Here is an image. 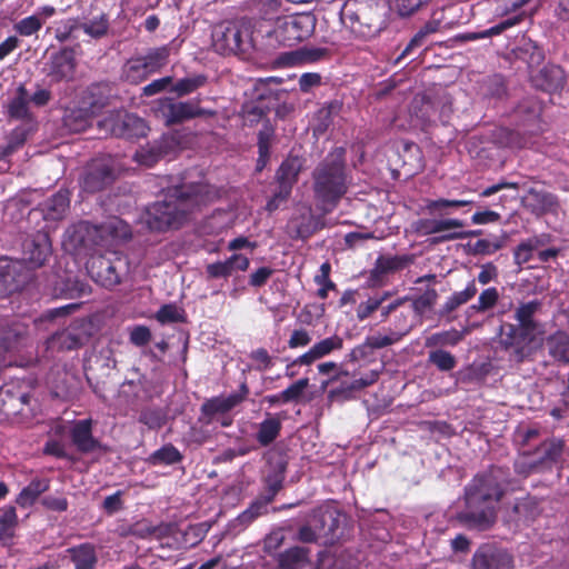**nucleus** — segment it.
Returning a JSON list of instances; mask_svg holds the SVG:
<instances>
[{
  "label": "nucleus",
  "mask_w": 569,
  "mask_h": 569,
  "mask_svg": "<svg viewBox=\"0 0 569 569\" xmlns=\"http://www.w3.org/2000/svg\"><path fill=\"white\" fill-rule=\"evenodd\" d=\"M43 21L37 16H29L18 21L13 29L23 37H30L42 28Z\"/></svg>",
  "instance_id": "5fc2aeb1"
},
{
  "label": "nucleus",
  "mask_w": 569,
  "mask_h": 569,
  "mask_svg": "<svg viewBox=\"0 0 569 569\" xmlns=\"http://www.w3.org/2000/svg\"><path fill=\"white\" fill-rule=\"evenodd\" d=\"M535 82L545 91H557L565 86V72L559 66H545L535 77Z\"/></svg>",
  "instance_id": "5701e85b"
},
{
  "label": "nucleus",
  "mask_w": 569,
  "mask_h": 569,
  "mask_svg": "<svg viewBox=\"0 0 569 569\" xmlns=\"http://www.w3.org/2000/svg\"><path fill=\"white\" fill-rule=\"evenodd\" d=\"M8 113L17 120L29 119V94L24 86H19L16 96L8 104Z\"/></svg>",
  "instance_id": "7c9ffc66"
},
{
  "label": "nucleus",
  "mask_w": 569,
  "mask_h": 569,
  "mask_svg": "<svg viewBox=\"0 0 569 569\" xmlns=\"http://www.w3.org/2000/svg\"><path fill=\"white\" fill-rule=\"evenodd\" d=\"M121 259L111 261L104 257H94L88 262L91 276L103 287H113L120 282Z\"/></svg>",
  "instance_id": "f8f14e48"
},
{
  "label": "nucleus",
  "mask_w": 569,
  "mask_h": 569,
  "mask_svg": "<svg viewBox=\"0 0 569 569\" xmlns=\"http://www.w3.org/2000/svg\"><path fill=\"white\" fill-rule=\"evenodd\" d=\"M18 523L16 509L7 507L0 510V542L8 545L11 542Z\"/></svg>",
  "instance_id": "2f4dec72"
},
{
  "label": "nucleus",
  "mask_w": 569,
  "mask_h": 569,
  "mask_svg": "<svg viewBox=\"0 0 569 569\" xmlns=\"http://www.w3.org/2000/svg\"><path fill=\"white\" fill-rule=\"evenodd\" d=\"M315 192L323 202H335L346 192L343 151L330 153L316 169Z\"/></svg>",
  "instance_id": "20e7f679"
},
{
  "label": "nucleus",
  "mask_w": 569,
  "mask_h": 569,
  "mask_svg": "<svg viewBox=\"0 0 569 569\" xmlns=\"http://www.w3.org/2000/svg\"><path fill=\"white\" fill-rule=\"evenodd\" d=\"M562 452V443L560 441L551 440L543 442L538 449L536 456H523L516 462V468L520 473H530L536 471L549 462L556 461Z\"/></svg>",
  "instance_id": "1a4fd4ad"
},
{
  "label": "nucleus",
  "mask_w": 569,
  "mask_h": 569,
  "mask_svg": "<svg viewBox=\"0 0 569 569\" xmlns=\"http://www.w3.org/2000/svg\"><path fill=\"white\" fill-rule=\"evenodd\" d=\"M499 299V293L496 288H488L483 290L479 298L477 303L470 306V310H473L476 312H485L496 306Z\"/></svg>",
  "instance_id": "3c124183"
},
{
  "label": "nucleus",
  "mask_w": 569,
  "mask_h": 569,
  "mask_svg": "<svg viewBox=\"0 0 569 569\" xmlns=\"http://www.w3.org/2000/svg\"><path fill=\"white\" fill-rule=\"evenodd\" d=\"M312 521L319 525L320 536L326 542H332L337 537L339 519L331 510L318 511L312 516Z\"/></svg>",
  "instance_id": "bb28decb"
},
{
  "label": "nucleus",
  "mask_w": 569,
  "mask_h": 569,
  "mask_svg": "<svg viewBox=\"0 0 569 569\" xmlns=\"http://www.w3.org/2000/svg\"><path fill=\"white\" fill-rule=\"evenodd\" d=\"M161 323L177 322L181 319L180 312L176 306L166 305L159 309L156 316Z\"/></svg>",
  "instance_id": "338daca9"
},
{
  "label": "nucleus",
  "mask_w": 569,
  "mask_h": 569,
  "mask_svg": "<svg viewBox=\"0 0 569 569\" xmlns=\"http://www.w3.org/2000/svg\"><path fill=\"white\" fill-rule=\"evenodd\" d=\"M280 430V419L268 413L266 419L259 425L257 440L260 445L268 446L279 436Z\"/></svg>",
  "instance_id": "72a5a7b5"
},
{
  "label": "nucleus",
  "mask_w": 569,
  "mask_h": 569,
  "mask_svg": "<svg viewBox=\"0 0 569 569\" xmlns=\"http://www.w3.org/2000/svg\"><path fill=\"white\" fill-rule=\"evenodd\" d=\"M342 346L343 341L339 336L328 337L315 343L307 352L298 357L293 365L309 366L332 351L342 349Z\"/></svg>",
  "instance_id": "a211bd4d"
},
{
  "label": "nucleus",
  "mask_w": 569,
  "mask_h": 569,
  "mask_svg": "<svg viewBox=\"0 0 569 569\" xmlns=\"http://www.w3.org/2000/svg\"><path fill=\"white\" fill-rule=\"evenodd\" d=\"M206 81L207 78L203 74L188 77L179 80L174 84L173 91H176L179 96H184L202 87L206 83Z\"/></svg>",
  "instance_id": "864d4df0"
},
{
  "label": "nucleus",
  "mask_w": 569,
  "mask_h": 569,
  "mask_svg": "<svg viewBox=\"0 0 569 569\" xmlns=\"http://www.w3.org/2000/svg\"><path fill=\"white\" fill-rule=\"evenodd\" d=\"M250 358L254 361V369L258 371H264L272 367V358L263 348L253 350Z\"/></svg>",
  "instance_id": "e2e57ef3"
},
{
  "label": "nucleus",
  "mask_w": 569,
  "mask_h": 569,
  "mask_svg": "<svg viewBox=\"0 0 569 569\" xmlns=\"http://www.w3.org/2000/svg\"><path fill=\"white\" fill-rule=\"evenodd\" d=\"M390 297V293L385 292L380 296L368 298L366 301L359 303L357 308V316L360 320L368 318Z\"/></svg>",
  "instance_id": "603ef678"
},
{
  "label": "nucleus",
  "mask_w": 569,
  "mask_h": 569,
  "mask_svg": "<svg viewBox=\"0 0 569 569\" xmlns=\"http://www.w3.org/2000/svg\"><path fill=\"white\" fill-rule=\"evenodd\" d=\"M211 199L210 188L202 183L180 184L168 189L162 201L147 212L150 229L163 231L180 228L197 210Z\"/></svg>",
  "instance_id": "f257e3e1"
},
{
  "label": "nucleus",
  "mask_w": 569,
  "mask_h": 569,
  "mask_svg": "<svg viewBox=\"0 0 569 569\" xmlns=\"http://www.w3.org/2000/svg\"><path fill=\"white\" fill-rule=\"evenodd\" d=\"M308 563V550L302 547L290 548L280 556V569H299Z\"/></svg>",
  "instance_id": "58836bf2"
},
{
  "label": "nucleus",
  "mask_w": 569,
  "mask_h": 569,
  "mask_svg": "<svg viewBox=\"0 0 569 569\" xmlns=\"http://www.w3.org/2000/svg\"><path fill=\"white\" fill-rule=\"evenodd\" d=\"M99 233L100 241L127 240L131 237V229L123 220L112 217L99 227H94Z\"/></svg>",
  "instance_id": "b1692460"
},
{
  "label": "nucleus",
  "mask_w": 569,
  "mask_h": 569,
  "mask_svg": "<svg viewBox=\"0 0 569 569\" xmlns=\"http://www.w3.org/2000/svg\"><path fill=\"white\" fill-rule=\"evenodd\" d=\"M472 203V200H448V199H437V200H428L426 203V209L429 213H436L442 209L449 207H465Z\"/></svg>",
  "instance_id": "680f3d73"
},
{
  "label": "nucleus",
  "mask_w": 569,
  "mask_h": 569,
  "mask_svg": "<svg viewBox=\"0 0 569 569\" xmlns=\"http://www.w3.org/2000/svg\"><path fill=\"white\" fill-rule=\"evenodd\" d=\"M164 153V141L156 142L137 150L134 153V160L141 166L152 167Z\"/></svg>",
  "instance_id": "c9c22d12"
},
{
  "label": "nucleus",
  "mask_w": 569,
  "mask_h": 569,
  "mask_svg": "<svg viewBox=\"0 0 569 569\" xmlns=\"http://www.w3.org/2000/svg\"><path fill=\"white\" fill-rule=\"evenodd\" d=\"M70 207L68 191H59L39 206L33 213H40L47 222H57L62 220Z\"/></svg>",
  "instance_id": "dca6fc26"
},
{
  "label": "nucleus",
  "mask_w": 569,
  "mask_h": 569,
  "mask_svg": "<svg viewBox=\"0 0 569 569\" xmlns=\"http://www.w3.org/2000/svg\"><path fill=\"white\" fill-rule=\"evenodd\" d=\"M67 552L70 555L76 569H91L97 560L91 545H81L77 548L68 549Z\"/></svg>",
  "instance_id": "473e14b6"
},
{
  "label": "nucleus",
  "mask_w": 569,
  "mask_h": 569,
  "mask_svg": "<svg viewBox=\"0 0 569 569\" xmlns=\"http://www.w3.org/2000/svg\"><path fill=\"white\" fill-rule=\"evenodd\" d=\"M411 326H403L401 330H389L387 333L377 332L366 338L365 346L371 349H380L391 346L402 339L409 331Z\"/></svg>",
  "instance_id": "c756f323"
},
{
  "label": "nucleus",
  "mask_w": 569,
  "mask_h": 569,
  "mask_svg": "<svg viewBox=\"0 0 569 569\" xmlns=\"http://www.w3.org/2000/svg\"><path fill=\"white\" fill-rule=\"evenodd\" d=\"M78 28V22L74 19H67L60 21L56 28V38L60 42L67 41L71 33Z\"/></svg>",
  "instance_id": "0e129e2a"
},
{
  "label": "nucleus",
  "mask_w": 569,
  "mask_h": 569,
  "mask_svg": "<svg viewBox=\"0 0 569 569\" xmlns=\"http://www.w3.org/2000/svg\"><path fill=\"white\" fill-rule=\"evenodd\" d=\"M248 42V28L240 22H222L212 31V44L221 54L243 51Z\"/></svg>",
  "instance_id": "423d86ee"
},
{
  "label": "nucleus",
  "mask_w": 569,
  "mask_h": 569,
  "mask_svg": "<svg viewBox=\"0 0 569 569\" xmlns=\"http://www.w3.org/2000/svg\"><path fill=\"white\" fill-rule=\"evenodd\" d=\"M283 481V476L281 472H277L273 476H269L266 479L267 485V498L264 501H257L252 503L246 511H243L239 517L237 518V521H239L241 525H249L251 521H253L258 516H260L266 509L267 505L272 501L273 497L277 495V492L281 489Z\"/></svg>",
  "instance_id": "2eb2a0df"
},
{
  "label": "nucleus",
  "mask_w": 569,
  "mask_h": 569,
  "mask_svg": "<svg viewBox=\"0 0 569 569\" xmlns=\"http://www.w3.org/2000/svg\"><path fill=\"white\" fill-rule=\"evenodd\" d=\"M51 252V244L47 233L39 232L23 244V259L32 267H41Z\"/></svg>",
  "instance_id": "f3484780"
},
{
  "label": "nucleus",
  "mask_w": 569,
  "mask_h": 569,
  "mask_svg": "<svg viewBox=\"0 0 569 569\" xmlns=\"http://www.w3.org/2000/svg\"><path fill=\"white\" fill-rule=\"evenodd\" d=\"M311 342V336L305 329L293 330L289 340L288 346L291 349L306 347Z\"/></svg>",
  "instance_id": "774afa93"
},
{
  "label": "nucleus",
  "mask_w": 569,
  "mask_h": 569,
  "mask_svg": "<svg viewBox=\"0 0 569 569\" xmlns=\"http://www.w3.org/2000/svg\"><path fill=\"white\" fill-rule=\"evenodd\" d=\"M536 337L537 333L509 323L501 328L500 345L513 361L521 362L531 353Z\"/></svg>",
  "instance_id": "6e6552de"
},
{
  "label": "nucleus",
  "mask_w": 569,
  "mask_h": 569,
  "mask_svg": "<svg viewBox=\"0 0 569 569\" xmlns=\"http://www.w3.org/2000/svg\"><path fill=\"white\" fill-rule=\"evenodd\" d=\"M541 244L542 242L538 238H531L525 242H521L515 250L516 263L521 266L530 261L533 251L537 250Z\"/></svg>",
  "instance_id": "8fccbe9b"
},
{
  "label": "nucleus",
  "mask_w": 569,
  "mask_h": 569,
  "mask_svg": "<svg viewBox=\"0 0 569 569\" xmlns=\"http://www.w3.org/2000/svg\"><path fill=\"white\" fill-rule=\"evenodd\" d=\"M93 112L87 108L69 110L63 117V123L70 132H82L90 126Z\"/></svg>",
  "instance_id": "c85d7f7f"
},
{
  "label": "nucleus",
  "mask_w": 569,
  "mask_h": 569,
  "mask_svg": "<svg viewBox=\"0 0 569 569\" xmlns=\"http://www.w3.org/2000/svg\"><path fill=\"white\" fill-rule=\"evenodd\" d=\"M71 438L78 450L82 452L93 451L98 447V441L92 437L90 420L76 422L71 430Z\"/></svg>",
  "instance_id": "393cba45"
},
{
  "label": "nucleus",
  "mask_w": 569,
  "mask_h": 569,
  "mask_svg": "<svg viewBox=\"0 0 569 569\" xmlns=\"http://www.w3.org/2000/svg\"><path fill=\"white\" fill-rule=\"evenodd\" d=\"M151 340V332L146 326H136L130 332V341L137 347L146 346Z\"/></svg>",
  "instance_id": "69168bd1"
},
{
  "label": "nucleus",
  "mask_w": 569,
  "mask_h": 569,
  "mask_svg": "<svg viewBox=\"0 0 569 569\" xmlns=\"http://www.w3.org/2000/svg\"><path fill=\"white\" fill-rule=\"evenodd\" d=\"M162 114L168 124H173L183 122L196 117L213 116L214 112L201 109L193 102L186 101L170 102L163 106Z\"/></svg>",
  "instance_id": "ddd939ff"
},
{
  "label": "nucleus",
  "mask_w": 569,
  "mask_h": 569,
  "mask_svg": "<svg viewBox=\"0 0 569 569\" xmlns=\"http://www.w3.org/2000/svg\"><path fill=\"white\" fill-rule=\"evenodd\" d=\"M429 361L442 371H449L453 369L457 363L455 357L445 350L430 352Z\"/></svg>",
  "instance_id": "13d9d810"
},
{
  "label": "nucleus",
  "mask_w": 569,
  "mask_h": 569,
  "mask_svg": "<svg viewBox=\"0 0 569 569\" xmlns=\"http://www.w3.org/2000/svg\"><path fill=\"white\" fill-rule=\"evenodd\" d=\"M49 489V480L47 479H34L32 480L17 498V503L21 507H28L32 505L37 498Z\"/></svg>",
  "instance_id": "e433bc0d"
},
{
  "label": "nucleus",
  "mask_w": 569,
  "mask_h": 569,
  "mask_svg": "<svg viewBox=\"0 0 569 569\" xmlns=\"http://www.w3.org/2000/svg\"><path fill=\"white\" fill-rule=\"evenodd\" d=\"M250 260L241 253H233L226 260L209 263L206 273L209 279L229 278L238 271H247Z\"/></svg>",
  "instance_id": "4468645a"
},
{
  "label": "nucleus",
  "mask_w": 569,
  "mask_h": 569,
  "mask_svg": "<svg viewBox=\"0 0 569 569\" xmlns=\"http://www.w3.org/2000/svg\"><path fill=\"white\" fill-rule=\"evenodd\" d=\"M149 74L150 72L144 67V61L141 57L128 60L123 67V77L131 83H139L147 79Z\"/></svg>",
  "instance_id": "a19ab883"
},
{
  "label": "nucleus",
  "mask_w": 569,
  "mask_h": 569,
  "mask_svg": "<svg viewBox=\"0 0 569 569\" xmlns=\"http://www.w3.org/2000/svg\"><path fill=\"white\" fill-rule=\"evenodd\" d=\"M170 49L167 46L154 48L148 51L146 56H141L144 61V67L148 71L154 73L164 67L168 62Z\"/></svg>",
  "instance_id": "79ce46f5"
},
{
  "label": "nucleus",
  "mask_w": 569,
  "mask_h": 569,
  "mask_svg": "<svg viewBox=\"0 0 569 569\" xmlns=\"http://www.w3.org/2000/svg\"><path fill=\"white\" fill-rule=\"evenodd\" d=\"M164 415L160 410L147 409L140 413L139 421L149 429H159L164 425Z\"/></svg>",
  "instance_id": "052dcab7"
},
{
  "label": "nucleus",
  "mask_w": 569,
  "mask_h": 569,
  "mask_svg": "<svg viewBox=\"0 0 569 569\" xmlns=\"http://www.w3.org/2000/svg\"><path fill=\"white\" fill-rule=\"evenodd\" d=\"M440 24L441 22L436 19L425 23V26L419 29V31L413 36V38L403 49L401 54L397 58L396 63H398L401 59L407 57L413 48L420 47L428 36L436 33L440 29Z\"/></svg>",
  "instance_id": "4c0bfd02"
},
{
  "label": "nucleus",
  "mask_w": 569,
  "mask_h": 569,
  "mask_svg": "<svg viewBox=\"0 0 569 569\" xmlns=\"http://www.w3.org/2000/svg\"><path fill=\"white\" fill-rule=\"evenodd\" d=\"M541 303L538 300L520 303L515 309V319L517 321L516 326L537 335L541 333V326L535 319V316L539 311Z\"/></svg>",
  "instance_id": "412c9836"
},
{
  "label": "nucleus",
  "mask_w": 569,
  "mask_h": 569,
  "mask_svg": "<svg viewBox=\"0 0 569 569\" xmlns=\"http://www.w3.org/2000/svg\"><path fill=\"white\" fill-rule=\"evenodd\" d=\"M80 28L92 38H101L107 34L109 21L106 14H100L80 24Z\"/></svg>",
  "instance_id": "de8ad7c7"
},
{
  "label": "nucleus",
  "mask_w": 569,
  "mask_h": 569,
  "mask_svg": "<svg viewBox=\"0 0 569 569\" xmlns=\"http://www.w3.org/2000/svg\"><path fill=\"white\" fill-rule=\"evenodd\" d=\"M240 393H232L227 397H216L202 405V413L206 416H213L216 413H224L240 403L248 395L247 385L242 383Z\"/></svg>",
  "instance_id": "6ab92c4d"
},
{
  "label": "nucleus",
  "mask_w": 569,
  "mask_h": 569,
  "mask_svg": "<svg viewBox=\"0 0 569 569\" xmlns=\"http://www.w3.org/2000/svg\"><path fill=\"white\" fill-rule=\"evenodd\" d=\"M522 203L531 212L541 214L553 207L555 200L553 197L549 193L536 189H530L528 193L522 197Z\"/></svg>",
  "instance_id": "cd10ccee"
},
{
  "label": "nucleus",
  "mask_w": 569,
  "mask_h": 569,
  "mask_svg": "<svg viewBox=\"0 0 569 569\" xmlns=\"http://www.w3.org/2000/svg\"><path fill=\"white\" fill-rule=\"evenodd\" d=\"M438 298V293L435 289H428L421 296L412 300V309L418 315L421 316L428 309L432 308Z\"/></svg>",
  "instance_id": "6e6d98bb"
},
{
  "label": "nucleus",
  "mask_w": 569,
  "mask_h": 569,
  "mask_svg": "<svg viewBox=\"0 0 569 569\" xmlns=\"http://www.w3.org/2000/svg\"><path fill=\"white\" fill-rule=\"evenodd\" d=\"M329 50L326 48L303 47L289 54L290 63H311L327 58Z\"/></svg>",
  "instance_id": "ea45409f"
},
{
  "label": "nucleus",
  "mask_w": 569,
  "mask_h": 569,
  "mask_svg": "<svg viewBox=\"0 0 569 569\" xmlns=\"http://www.w3.org/2000/svg\"><path fill=\"white\" fill-rule=\"evenodd\" d=\"M438 233L445 232L440 240H456L466 238L465 232L455 231L463 227V222L459 219H437Z\"/></svg>",
  "instance_id": "a18cd8bd"
},
{
  "label": "nucleus",
  "mask_w": 569,
  "mask_h": 569,
  "mask_svg": "<svg viewBox=\"0 0 569 569\" xmlns=\"http://www.w3.org/2000/svg\"><path fill=\"white\" fill-rule=\"evenodd\" d=\"M302 167L303 160L299 157H289L281 163L277 172V180L284 196L291 193V188L296 183Z\"/></svg>",
  "instance_id": "aec40b11"
},
{
  "label": "nucleus",
  "mask_w": 569,
  "mask_h": 569,
  "mask_svg": "<svg viewBox=\"0 0 569 569\" xmlns=\"http://www.w3.org/2000/svg\"><path fill=\"white\" fill-rule=\"evenodd\" d=\"M462 339V333L456 329L433 333L426 339V347L455 346Z\"/></svg>",
  "instance_id": "c03bdc74"
},
{
  "label": "nucleus",
  "mask_w": 569,
  "mask_h": 569,
  "mask_svg": "<svg viewBox=\"0 0 569 569\" xmlns=\"http://www.w3.org/2000/svg\"><path fill=\"white\" fill-rule=\"evenodd\" d=\"M519 58L526 60L529 67L539 66L543 60V54L541 49H539L536 44L528 42L523 46V48L519 49Z\"/></svg>",
  "instance_id": "bf43d9fd"
},
{
  "label": "nucleus",
  "mask_w": 569,
  "mask_h": 569,
  "mask_svg": "<svg viewBox=\"0 0 569 569\" xmlns=\"http://www.w3.org/2000/svg\"><path fill=\"white\" fill-rule=\"evenodd\" d=\"M502 479V471L492 469L487 473L475 477L466 487V510L459 515V519L467 527L487 530L496 522V505L505 493Z\"/></svg>",
  "instance_id": "f03ea898"
},
{
  "label": "nucleus",
  "mask_w": 569,
  "mask_h": 569,
  "mask_svg": "<svg viewBox=\"0 0 569 569\" xmlns=\"http://www.w3.org/2000/svg\"><path fill=\"white\" fill-rule=\"evenodd\" d=\"M74 72V61L70 52L60 51L50 59L48 74L54 81L69 80Z\"/></svg>",
  "instance_id": "4be33fe9"
},
{
  "label": "nucleus",
  "mask_w": 569,
  "mask_h": 569,
  "mask_svg": "<svg viewBox=\"0 0 569 569\" xmlns=\"http://www.w3.org/2000/svg\"><path fill=\"white\" fill-rule=\"evenodd\" d=\"M99 126L112 136L129 139L144 137L148 132V127L141 118L123 111L110 113L99 122Z\"/></svg>",
  "instance_id": "0eeeda50"
},
{
  "label": "nucleus",
  "mask_w": 569,
  "mask_h": 569,
  "mask_svg": "<svg viewBox=\"0 0 569 569\" xmlns=\"http://www.w3.org/2000/svg\"><path fill=\"white\" fill-rule=\"evenodd\" d=\"M83 335L73 327L58 332L49 340V348L58 350H72L79 348L83 343Z\"/></svg>",
  "instance_id": "a878e982"
},
{
  "label": "nucleus",
  "mask_w": 569,
  "mask_h": 569,
  "mask_svg": "<svg viewBox=\"0 0 569 569\" xmlns=\"http://www.w3.org/2000/svg\"><path fill=\"white\" fill-rule=\"evenodd\" d=\"M473 569H505L513 567L511 555L495 545L480 546L472 558Z\"/></svg>",
  "instance_id": "9d476101"
},
{
  "label": "nucleus",
  "mask_w": 569,
  "mask_h": 569,
  "mask_svg": "<svg viewBox=\"0 0 569 569\" xmlns=\"http://www.w3.org/2000/svg\"><path fill=\"white\" fill-rule=\"evenodd\" d=\"M182 456L172 445H166L156 450L148 459L151 465H173L181 461Z\"/></svg>",
  "instance_id": "37998d69"
},
{
  "label": "nucleus",
  "mask_w": 569,
  "mask_h": 569,
  "mask_svg": "<svg viewBox=\"0 0 569 569\" xmlns=\"http://www.w3.org/2000/svg\"><path fill=\"white\" fill-rule=\"evenodd\" d=\"M317 19L312 13L289 16L277 20L274 34L279 42L284 46H293L312 36L316 29Z\"/></svg>",
  "instance_id": "39448f33"
},
{
  "label": "nucleus",
  "mask_w": 569,
  "mask_h": 569,
  "mask_svg": "<svg viewBox=\"0 0 569 569\" xmlns=\"http://www.w3.org/2000/svg\"><path fill=\"white\" fill-rule=\"evenodd\" d=\"M547 346L551 356L565 358L569 351V335L565 331H557L547 339Z\"/></svg>",
  "instance_id": "49530a36"
},
{
  "label": "nucleus",
  "mask_w": 569,
  "mask_h": 569,
  "mask_svg": "<svg viewBox=\"0 0 569 569\" xmlns=\"http://www.w3.org/2000/svg\"><path fill=\"white\" fill-rule=\"evenodd\" d=\"M114 179V168L111 159L93 160L82 179V187L86 191L96 192L103 189Z\"/></svg>",
  "instance_id": "9b49d317"
},
{
  "label": "nucleus",
  "mask_w": 569,
  "mask_h": 569,
  "mask_svg": "<svg viewBox=\"0 0 569 569\" xmlns=\"http://www.w3.org/2000/svg\"><path fill=\"white\" fill-rule=\"evenodd\" d=\"M521 18L519 16L517 17H511V18H508L503 21H501L500 23L485 30V31H481V32H471V33H468L467 34V39L469 40H477V39H482V38H489V37H492V36H497V34H500L502 33L503 31H506L507 29L518 24L520 22Z\"/></svg>",
  "instance_id": "09e8293b"
},
{
  "label": "nucleus",
  "mask_w": 569,
  "mask_h": 569,
  "mask_svg": "<svg viewBox=\"0 0 569 569\" xmlns=\"http://www.w3.org/2000/svg\"><path fill=\"white\" fill-rule=\"evenodd\" d=\"M341 20L357 38L369 40L386 29L387 9L381 0H348Z\"/></svg>",
  "instance_id": "7ed1b4c3"
},
{
  "label": "nucleus",
  "mask_w": 569,
  "mask_h": 569,
  "mask_svg": "<svg viewBox=\"0 0 569 569\" xmlns=\"http://www.w3.org/2000/svg\"><path fill=\"white\" fill-rule=\"evenodd\" d=\"M309 386V379L302 378L290 385L287 389L281 391L282 402L298 401Z\"/></svg>",
  "instance_id": "4d7b16f0"
},
{
  "label": "nucleus",
  "mask_w": 569,
  "mask_h": 569,
  "mask_svg": "<svg viewBox=\"0 0 569 569\" xmlns=\"http://www.w3.org/2000/svg\"><path fill=\"white\" fill-rule=\"evenodd\" d=\"M477 293V287L475 281L468 283L465 290L455 292L450 296L447 301L441 307L439 313L441 316L449 315L459 308L461 305L468 302L471 298H473Z\"/></svg>",
  "instance_id": "f704fd0d"
}]
</instances>
